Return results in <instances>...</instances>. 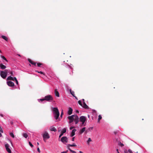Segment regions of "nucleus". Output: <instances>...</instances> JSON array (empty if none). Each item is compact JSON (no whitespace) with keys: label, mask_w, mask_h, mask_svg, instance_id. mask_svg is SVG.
<instances>
[{"label":"nucleus","mask_w":153,"mask_h":153,"mask_svg":"<svg viewBox=\"0 0 153 153\" xmlns=\"http://www.w3.org/2000/svg\"><path fill=\"white\" fill-rule=\"evenodd\" d=\"M52 111L54 114V117L56 120H57L59 116V110L57 107L52 108Z\"/></svg>","instance_id":"1"},{"label":"nucleus","mask_w":153,"mask_h":153,"mask_svg":"<svg viewBox=\"0 0 153 153\" xmlns=\"http://www.w3.org/2000/svg\"><path fill=\"white\" fill-rule=\"evenodd\" d=\"M45 100L49 102H51L53 101V98L52 95H47L45 97Z\"/></svg>","instance_id":"2"},{"label":"nucleus","mask_w":153,"mask_h":153,"mask_svg":"<svg viewBox=\"0 0 153 153\" xmlns=\"http://www.w3.org/2000/svg\"><path fill=\"white\" fill-rule=\"evenodd\" d=\"M43 140L45 142H46L45 140L48 139L50 137L49 134L47 131L44 132V133L42 135Z\"/></svg>","instance_id":"3"},{"label":"nucleus","mask_w":153,"mask_h":153,"mask_svg":"<svg viewBox=\"0 0 153 153\" xmlns=\"http://www.w3.org/2000/svg\"><path fill=\"white\" fill-rule=\"evenodd\" d=\"M7 70H5L4 71H1L0 72L1 76L3 79H5L7 75Z\"/></svg>","instance_id":"4"},{"label":"nucleus","mask_w":153,"mask_h":153,"mask_svg":"<svg viewBox=\"0 0 153 153\" xmlns=\"http://www.w3.org/2000/svg\"><path fill=\"white\" fill-rule=\"evenodd\" d=\"M76 145L75 143H74L73 144H68V149L70 151V152H72L73 153H76V152L75 151L72 150L69 147V146H76Z\"/></svg>","instance_id":"5"},{"label":"nucleus","mask_w":153,"mask_h":153,"mask_svg":"<svg viewBox=\"0 0 153 153\" xmlns=\"http://www.w3.org/2000/svg\"><path fill=\"white\" fill-rule=\"evenodd\" d=\"M86 120V117L84 116H81L80 117L79 121L82 123V125L84 124Z\"/></svg>","instance_id":"6"},{"label":"nucleus","mask_w":153,"mask_h":153,"mask_svg":"<svg viewBox=\"0 0 153 153\" xmlns=\"http://www.w3.org/2000/svg\"><path fill=\"white\" fill-rule=\"evenodd\" d=\"M72 116H73V120L75 122V124H77L79 121V117L77 115H72Z\"/></svg>","instance_id":"7"},{"label":"nucleus","mask_w":153,"mask_h":153,"mask_svg":"<svg viewBox=\"0 0 153 153\" xmlns=\"http://www.w3.org/2000/svg\"><path fill=\"white\" fill-rule=\"evenodd\" d=\"M4 146L7 152L8 153H11V151L10 148H9V145L7 143H6L5 144Z\"/></svg>","instance_id":"8"},{"label":"nucleus","mask_w":153,"mask_h":153,"mask_svg":"<svg viewBox=\"0 0 153 153\" xmlns=\"http://www.w3.org/2000/svg\"><path fill=\"white\" fill-rule=\"evenodd\" d=\"M61 141L63 143H67L68 141V139L67 137L65 136L63 137L61 139Z\"/></svg>","instance_id":"9"},{"label":"nucleus","mask_w":153,"mask_h":153,"mask_svg":"<svg viewBox=\"0 0 153 153\" xmlns=\"http://www.w3.org/2000/svg\"><path fill=\"white\" fill-rule=\"evenodd\" d=\"M85 131V133H87L88 132L87 130L85 131V128L83 127L82 129L80 130L79 132V134H82Z\"/></svg>","instance_id":"10"},{"label":"nucleus","mask_w":153,"mask_h":153,"mask_svg":"<svg viewBox=\"0 0 153 153\" xmlns=\"http://www.w3.org/2000/svg\"><path fill=\"white\" fill-rule=\"evenodd\" d=\"M7 85L9 86H14V83L12 81H8L7 82Z\"/></svg>","instance_id":"11"},{"label":"nucleus","mask_w":153,"mask_h":153,"mask_svg":"<svg viewBox=\"0 0 153 153\" xmlns=\"http://www.w3.org/2000/svg\"><path fill=\"white\" fill-rule=\"evenodd\" d=\"M66 131V129L65 128H64L61 131V134L59 136V138H60L63 135L64 133H65Z\"/></svg>","instance_id":"12"},{"label":"nucleus","mask_w":153,"mask_h":153,"mask_svg":"<svg viewBox=\"0 0 153 153\" xmlns=\"http://www.w3.org/2000/svg\"><path fill=\"white\" fill-rule=\"evenodd\" d=\"M73 116H69L68 117V118L70 120L69 123H71L73 121Z\"/></svg>","instance_id":"13"},{"label":"nucleus","mask_w":153,"mask_h":153,"mask_svg":"<svg viewBox=\"0 0 153 153\" xmlns=\"http://www.w3.org/2000/svg\"><path fill=\"white\" fill-rule=\"evenodd\" d=\"M28 60L29 61V62L32 65H34L35 66H36V63L35 62L32 61L30 59H28Z\"/></svg>","instance_id":"14"},{"label":"nucleus","mask_w":153,"mask_h":153,"mask_svg":"<svg viewBox=\"0 0 153 153\" xmlns=\"http://www.w3.org/2000/svg\"><path fill=\"white\" fill-rule=\"evenodd\" d=\"M76 131V129H74L72 131L70 135L71 137H72L74 135L75 132Z\"/></svg>","instance_id":"15"},{"label":"nucleus","mask_w":153,"mask_h":153,"mask_svg":"<svg viewBox=\"0 0 153 153\" xmlns=\"http://www.w3.org/2000/svg\"><path fill=\"white\" fill-rule=\"evenodd\" d=\"M54 93L55 95L57 97H59V94L58 91H57V89H55Z\"/></svg>","instance_id":"16"},{"label":"nucleus","mask_w":153,"mask_h":153,"mask_svg":"<svg viewBox=\"0 0 153 153\" xmlns=\"http://www.w3.org/2000/svg\"><path fill=\"white\" fill-rule=\"evenodd\" d=\"M72 111H73V110H72V108L70 107L69 108L68 111V114L69 115L71 114H72Z\"/></svg>","instance_id":"17"},{"label":"nucleus","mask_w":153,"mask_h":153,"mask_svg":"<svg viewBox=\"0 0 153 153\" xmlns=\"http://www.w3.org/2000/svg\"><path fill=\"white\" fill-rule=\"evenodd\" d=\"M50 130L51 131H54L55 132L56 131V129L53 126H51L50 127Z\"/></svg>","instance_id":"18"},{"label":"nucleus","mask_w":153,"mask_h":153,"mask_svg":"<svg viewBox=\"0 0 153 153\" xmlns=\"http://www.w3.org/2000/svg\"><path fill=\"white\" fill-rule=\"evenodd\" d=\"M82 106L83 108L85 109L88 108H89L88 106L86 105L85 102H83V105Z\"/></svg>","instance_id":"19"},{"label":"nucleus","mask_w":153,"mask_h":153,"mask_svg":"<svg viewBox=\"0 0 153 153\" xmlns=\"http://www.w3.org/2000/svg\"><path fill=\"white\" fill-rule=\"evenodd\" d=\"M0 67L2 69H5L6 68V66L3 65L2 64H0Z\"/></svg>","instance_id":"20"},{"label":"nucleus","mask_w":153,"mask_h":153,"mask_svg":"<svg viewBox=\"0 0 153 153\" xmlns=\"http://www.w3.org/2000/svg\"><path fill=\"white\" fill-rule=\"evenodd\" d=\"M7 80H11L12 81H14V79H13V77H12L11 76H8L7 79Z\"/></svg>","instance_id":"21"},{"label":"nucleus","mask_w":153,"mask_h":153,"mask_svg":"<svg viewBox=\"0 0 153 153\" xmlns=\"http://www.w3.org/2000/svg\"><path fill=\"white\" fill-rule=\"evenodd\" d=\"M1 38H3V39L6 40V41H8V39L7 38L4 36L2 35L1 36Z\"/></svg>","instance_id":"22"},{"label":"nucleus","mask_w":153,"mask_h":153,"mask_svg":"<svg viewBox=\"0 0 153 153\" xmlns=\"http://www.w3.org/2000/svg\"><path fill=\"white\" fill-rule=\"evenodd\" d=\"M92 141V140L90 138H89L88 140L87 141V144L89 145L90 144V142Z\"/></svg>","instance_id":"23"},{"label":"nucleus","mask_w":153,"mask_h":153,"mask_svg":"<svg viewBox=\"0 0 153 153\" xmlns=\"http://www.w3.org/2000/svg\"><path fill=\"white\" fill-rule=\"evenodd\" d=\"M102 118V117L100 115H99L98 116V122L100 123V120H101Z\"/></svg>","instance_id":"24"},{"label":"nucleus","mask_w":153,"mask_h":153,"mask_svg":"<svg viewBox=\"0 0 153 153\" xmlns=\"http://www.w3.org/2000/svg\"><path fill=\"white\" fill-rule=\"evenodd\" d=\"M70 91L71 95H73V97H75L74 92V91H72L71 89H70Z\"/></svg>","instance_id":"25"},{"label":"nucleus","mask_w":153,"mask_h":153,"mask_svg":"<svg viewBox=\"0 0 153 153\" xmlns=\"http://www.w3.org/2000/svg\"><path fill=\"white\" fill-rule=\"evenodd\" d=\"M23 136L26 138H27L28 137V135L26 133L23 134Z\"/></svg>","instance_id":"26"},{"label":"nucleus","mask_w":153,"mask_h":153,"mask_svg":"<svg viewBox=\"0 0 153 153\" xmlns=\"http://www.w3.org/2000/svg\"><path fill=\"white\" fill-rule=\"evenodd\" d=\"M1 57L4 60L6 61L7 62V60L6 58L3 56H1Z\"/></svg>","instance_id":"27"},{"label":"nucleus","mask_w":153,"mask_h":153,"mask_svg":"<svg viewBox=\"0 0 153 153\" xmlns=\"http://www.w3.org/2000/svg\"><path fill=\"white\" fill-rule=\"evenodd\" d=\"M10 135L13 138H14L15 137V136L13 133H10Z\"/></svg>","instance_id":"28"},{"label":"nucleus","mask_w":153,"mask_h":153,"mask_svg":"<svg viewBox=\"0 0 153 153\" xmlns=\"http://www.w3.org/2000/svg\"><path fill=\"white\" fill-rule=\"evenodd\" d=\"M42 65V64L41 63H37V65L38 67H40Z\"/></svg>","instance_id":"29"},{"label":"nucleus","mask_w":153,"mask_h":153,"mask_svg":"<svg viewBox=\"0 0 153 153\" xmlns=\"http://www.w3.org/2000/svg\"><path fill=\"white\" fill-rule=\"evenodd\" d=\"M79 104L81 106H82V105L80 100H79L78 102Z\"/></svg>","instance_id":"30"},{"label":"nucleus","mask_w":153,"mask_h":153,"mask_svg":"<svg viewBox=\"0 0 153 153\" xmlns=\"http://www.w3.org/2000/svg\"><path fill=\"white\" fill-rule=\"evenodd\" d=\"M29 145L32 147H33V145L30 142H29Z\"/></svg>","instance_id":"31"},{"label":"nucleus","mask_w":153,"mask_h":153,"mask_svg":"<svg viewBox=\"0 0 153 153\" xmlns=\"http://www.w3.org/2000/svg\"><path fill=\"white\" fill-rule=\"evenodd\" d=\"M36 71L38 72V73H40V74H43L44 75H45L44 73L43 72H42V71Z\"/></svg>","instance_id":"32"},{"label":"nucleus","mask_w":153,"mask_h":153,"mask_svg":"<svg viewBox=\"0 0 153 153\" xmlns=\"http://www.w3.org/2000/svg\"><path fill=\"white\" fill-rule=\"evenodd\" d=\"M39 100L40 101H43L45 100V98L44 97V98L40 99Z\"/></svg>","instance_id":"33"},{"label":"nucleus","mask_w":153,"mask_h":153,"mask_svg":"<svg viewBox=\"0 0 153 153\" xmlns=\"http://www.w3.org/2000/svg\"><path fill=\"white\" fill-rule=\"evenodd\" d=\"M37 151L38 152H39V153H40V151L39 149V148L38 147L37 148Z\"/></svg>","instance_id":"34"},{"label":"nucleus","mask_w":153,"mask_h":153,"mask_svg":"<svg viewBox=\"0 0 153 153\" xmlns=\"http://www.w3.org/2000/svg\"><path fill=\"white\" fill-rule=\"evenodd\" d=\"M63 114V113L62 112V110L61 114L60 115V117H61V118L62 117Z\"/></svg>","instance_id":"35"},{"label":"nucleus","mask_w":153,"mask_h":153,"mask_svg":"<svg viewBox=\"0 0 153 153\" xmlns=\"http://www.w3.org/2000/svg\"><path fill=\"white\" fill-rule=\"evenodd\" d=\"M74 128V127H73V126H71V127H70V130H72V129L73 128Z\"/></svg>","instance_id":"36"},{"label":"nucleus","mask_w":153,"mask_h":153,"mask_svg":"<svg viewBox=\"0 0 153 153\" xmlns=\"http://www.w3.org/2000/svg\"><path fill=\"white\" fill-rule=\"evenodd\" d=\"M10 74H11V76H13V73L12 72V71H10Z\"/></svg>","instance_id":"37"},{"label":"nucleus","mask_w":153,"mask_h":153,"mask_svg":"<svg viewBox=\"0 0 153 153\" xmlns=\"http://www.w3.org/2000/svg\"><path fill=\"white\" fill-rule=\"evenodd\" d=\"M15 81H16V84H17V85H18V80H17H17H16Z\"/></svg>","instance_id":"38"},{"label":"nucleus","mask_w":153,"mask_h":153,"mask_svg":"<svg viewBox=\"0 0 153 153\" xmlns=\"http://www.w3.org/2000/svg\"><path fill=\"white\" fill-rule=\"evenodd\" d=\"M68 152V151H64V152H61V153H67V152Z\"/></svg>","instance_id":"39"},{"label":"nucleus","mask_w":153,"mask_h":153,"mask_svg":"<svg viewBox=\"0 0 153 153\" xmlns=\"http://www.w3.org/2000/svg\"><path fill=\"white\" fill-rule=\"evenodd\" d=\"M75 137H74L72 138V141H74V140Z\"/></svg>","instance_id":"40"},{"label":"nucleus","mask_w":153,"mask_h":153,"mask_svg":"<svg viewBox=\"0 0 153 153\" xmlns=\"http://www.w3.org/2000/svg\"><path fill=\"white\" fill-rule=\"evenodd\" d=\"M120 145H121V146H124V145H123V143H120Z\"/></svg>","instance_id":"41"},{"label":"nucleus","mask_w":153,"mask_h":153,"mask_svg":"<svg viewBox=\"0 0 153 153\" xmlns=\"http://www.w3.org/2000/svg\"><path fill=\"white\" fill-rule=\"evenodd\" d=\"M13 78V79H14V80L16 81V80H17V79L16 77H14V78Z\"/></svg>","instance_id":"42"},{"label":"nucleus","mask_w":153,"mask_h":153,"mask_svg":"<svg viewBox=\"0 0 153 153\" xmlns=\"http://www.w3.org/2000/svg\"><path fill=\"white\" fill-rule=\"evenodd\" d=\"M117 131H114V133L115 134H116L117 133Z\"/></svg>","instance_id":"43"},{"label":"nucleus","mask_w":153,"mask_h":153,"mask_svg":"<svg viewBox=\"0 0 153 153\" xmlns=\"http://www.w3.org/2000/svg\"><path fill=\"white\" fill-rule=\"evenodd\" d=\"M129 152L130 153H132V152L131 150H129Z\"/></svg>","instance_id":"44"},{"label":"nucleus","mask_w":153,"mask_h":153,"mask_svg":"<svg viewBox=\"0 0 153 153\" xmlns=\"http://www.w3.org/2000/svg\"><path fill=\"white\" fill-rule=\"evenodd\" d=\"M116 151H117V153H118V152H119L118 149H116Z\"/></svg>","instance_id":"45"},{"label":"nucleus","mask_w":153,"mask_h":153,"mask_svg":"<svg viewBox=\"0 0 153 153\" xmlns=\"http://www.w3.org/2000/svg\"><path fill=\"white\" fill-rule=\"evenodd\" d=\"M10 123L12 125L13 123V122L12 121H11Z\"/></svg>","instance_id":"46"},{"label":"nucleus","mask_w":153,"mask_h":153,"mask_svg":"<svg viewBox=\"0 0 153 153\" xmlns=\"http://www.w3.org/2000/svg\"><path fill=\"white\" fill-rule=\"evenodd\" d=\"M0 115L2 117H3V115L2 114H0Z\"/></svg>","instance_id":"47"},{"label":"nucleus","mask_w":153,"mask_h":153,"mask_svg":"<svg viewBox=\"0 0 153 153\" xmlns=\"http://www.w3.org/2000/svg\"><path fill=\"white\" fill-rule=\"evenodd\" d=\"M74 97L75 98H76V99H77V100H78V99H77V97L76 96H75V97Z\"/></svg>","instance_id":"48"},{"label":"nucleus","mask_w":153,"mask_h":153,"mask_svg":"<svg viewBox=\"0 0 153 153\" xmlns=\"http://www.w3.org/2000/svg\"><path fill=\"white\" fill-rule=\"evenodd\" d=\"M2 136L0 132V137H1Z\"/></svg>","instance_id":"49"},{"label":"nucleus","mask_w":153,"mask_h":153,"mask_svg":"<svg viewBox=\"0 0 153 153\" xmlns=\"http://www.w3.org/2000/svg\"><path fill=\"white\" fill-rule=\"evenodd\" d=\"M91 128V130H92V129H93V127H91V128Z\"/></svg>","instance_id":"50"},{"label":"nucleus","mask_w":153,"mask_h":153,"mask_svg":"<svg viewBox=\"0 0 153 153\" xmlns=\"http://www.w3.org/2000/svg\"><path fill=\"white\" fill-rule=\"evenodd\" d=\"M10 143H11V145H12H12H13V143H12L11 142V141H10Z\"/></svg>","instance_id":"51"},{"label":"nucleus","mask_w":153,"mask_h":153,"mask_svg":"<svg viewBox=\"0 0 153 153\" xmlns=\"http://www.w3.org/2000/svg\"><path fill=\"white\" fill-rule=\"evenodd\" d=\"M37 144L38 145H39V143L38 142L37 143Z\"/></svg>","instance_id":"52"},{"label":"nucleus","mask_w":153,"mask_h":153,"mask_svg":"<svg viewBox=\"0 0 153 153\" xmlns=\"http://www.w3.org/2000/svg\"><path fill=\"white\" fill-rule=\"evenodd\" d=\"M17 55H18V56H20L19 54H17Z\"/></svg>","instance_id":"53"},{"label":"nucleus","mask_w":153,"mask_h":153,"mask_svg":"<svg viewBox=\"0 0 153 153\" xmlns=\"http://www.w3.org/2000/svg\"><path fill=\"white\" fill-rule=\"evenodd\" d=\"M82 100H83V102H85L84 101H85L84 99H82Z\"/></svg>","instance_id":"54"},{"label":"nucleus","mask_w":153,"mask_h":153,"mask_svg":"<svg viewBox=\"0 0 153 153\" xmlns=\"http://www.w3.org/2000/svg\"><path fill=\"white\" fill-rule=\"evenodd\" d=\"M76 112H78V113H79V112L78 111H77Z\"/></svg>","instance_id":"55"},{"label":"nucleus","mask_w":153,"mask_h":153,"mask_svg":"<svg viewBox=\"0 0 153 153\" xmlns=\"http://www.w3.org/2000/svg\"><path fill=\"white\" fill-rule=\"evenodd\" d=\"M0 53H1V51L0 50Z\"/></svg>","instance_id":"56"},{"label":"nucleus","mask_w":153,"mask_h":153,"mask_svg":"<svg viewBox=\"0 0 153 153\" xmlns=\"http://www.w3.org/2000/svg\"><path fill=\"white\" fill-rule=\"evenodd\" d=\"M93 111H94L96 112V111H95V110H94V111L93 110Z\"/></svg>","instance_id":"57"},{"label":"nucleus","mask_w":153,"mask_h":153,"mask_svg":"<svg viewBox=\"0 0 153 153\" xmlns=\"http://www.w3.org/2000/svg\"><path fill=\"white\" fill-rule=\"evenodd\" d=\"M88 117H89V115H88Z\"/></svg>","instance_id":"58"},{"label":"nucleus","mask_w":153,"mask_h":153,"mask_svg":"<svg viewBox=\"0 0 153 153\" xmlns=\"http://www.w3.org/2000/svg\"><path fill=\"white\" fill-rule=\"evenodd\" d=\"M118 153H120V152H118Z\"/></svg>","instance_id":"59"}]
</instances>
